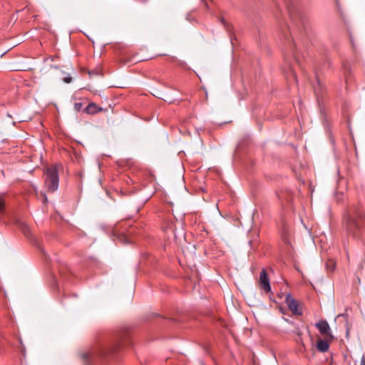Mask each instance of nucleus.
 I'll return each instance as SVG.
<instances>
[{
	"instance_id": "1",
	"label": "nucleus",
	"mask_w": 365,
	"mask_h": 365,
	"mask_svg": "<svg viewBox=\"0 0 365 365\" xmlns=\"http://www.w3.org/2000/svg\"><path fill=\"white\" fill-rule=\"evenodd\" d=\"M120 346L118 339H105L96 342L90 349L81 351L79 356L84 365H91L98 361L110 358Z\"/></svg>"
},
{
	"instance_id": "2",
	"label": "nucleus",
	"mask_w": 365,
	"mask_h": 365,
	"mask_svg": "<svg viewBox=\"0 0 365 365\" xmlns=\"http://www.w3.org/2000/svg\"><path fill=\"white\" fill-rule=\"evenodd\" d=\"M343 226L348 235L354 237L365 233V212L359 206H354L344 215Z\"/></svg>"
},
{
	"instance_id": "3",
	"label": "nucleus",
	"mask_w": 365,
	"mask_h": 365,
	"mask_svg": "<svg viewBox=\"0 0 365 365\" xmlns=\"http://www.w3.org/2000/svg\"><path fill=\"white\" fill-rule=\"evenodd\" d=\"M44 185L48 192H53L58 187V175L56 166L48 167L44 173Z\"/></svg>"
},
{
	"instance_id": "4",
	"label": "nucleus",
	"mask_w": 365,
	"mask_h": 365,
	"mask_svg": "<svg viewBox=\"0 0 365 365\" xmlns=\"http://www.w3.org/2000/svg\"><path fill=\"white\" fill-rule=\"evenodd\" d=\"M316 327H317L321 334L324 335L325 338L329 339L330 341L334 339V336L331 332V329L327 321L320 320L317 323Z\"/></svg>"
},
{
	"instance_id": "5",
	"label": "nucleus",
	"mask_w": 365,
	"mask_h": 365,
	"mask_svg": "<svg viewBox=\"0 0 365 365\" xmlns=\"http://www.w3.org/2000/svg\"><path fill=\"white\" fill-rule=\"evenodd\" d=\"M259 284L262 289L265 292H269L271 291V287L269 284V278L267 274L264 269H263L259 274Z\"/></svg>"
},
{
	"instance_id": "6",
	"label": "nucleus",
	"mask_w": 365,
	"mask_h": 365,
	"mask_svg": "<svg viewBox=\"0 0 365 365\" xmlns=\"http://www.w3.org/2000/svg\"><path fill=\"white\" fill-rule=\"evenodd\" d=\"M286 303L289 307V309L292 311V312L294 314H300V312L298 310V302L295 300L291 294H287L286 296Z\"/></svg>"
},
{
	"instance_id": "7",
	"label": "nucleus",
	"mask_w": 365,
	"mask_h": 365,
	"mask_svg": "<svg viewBox=\"0 0 365 365\" xmlns=\"http://www.w3.org/2000/svg\"><path fill=\"white\" fill-rule=\"evenodd\" d=\"M329 339L325 338L324 340L319 339L317 343V349L321 352H325L329 349Z\"/></svg>"
},
{
	"instance_id": "8",
	"label": "nucleus",
	"mask_w": 365,
	"mask_h": 365,
	"mask_svg": "<svg viewBox=\"0 0 365 365\" xmlns=\"http://www.w3.org/2000/svg\"><path fill=\"white\" fill-rule=\"evenodd\" d=\"M100 110H102V108H98L94 103H89L84 109V111L88 114H96Z\"/></svg>"
},
{
	"instance_id": "9",
	"label": "nucleus",
	"mask_w": 365,
	"mask_h": 365,
	"mask_svg": "<svg viewBox=\"0 0 365 365\" xmlns=\"http://www.w3.org/2000/svg\"><path fill=\"white\" fill-rule=\"evenodd\" d=\"M336 319L338 320H341V319L343 320V322H344V327H346V334H348L349 332V330H350V328L349 327V324H348V315L345 313L339 314L336 317Z\"/></svg>"
},
{
	"instance_id": "10",
	"label": "nucleus",
	"mask_w": 365,
	"mask_h": 365,
	"mask_svg": "<svg viewBox=\"0 0 365 365\" xmlns=\"http://www.w3.org/2000/svg\"><path fill=\"white\" fill-rule=\"evenodd\" d=\"M314 90L315 92V94L319 96V95H322L324 91V86L322 83L319 81V79H317V84L314 86Z\"/></svg>"
},
{
	"instance_id": "11",
	"label": "nucleus",
	"mask_w": 365,
	"mask_h": 365,
	"mask_svg": "<svg viewBox=\"0 0 365 365\" xmlns=\"http://www.w3.org/2000/svg\"><path fill=\"white\" fill-rule=\"evenodd\" d=\"M119 240L121 241L123 243H128L129 240H128V237L125 235L123 233H121L118 236Z\"/></svg>"
},
{
	"instance_id": "12",
	"label": "nucleus",
	"mask_w": 365,
	"mask_h": 365,
	"mask_svg": "<svg viewBox=\"0 0 365 365\" xmlns=\"http://www.w3.org/2000/svg\"><path fill=\"white\" fill-rule=\"evenodd\" d=\"M220 22L222 23V24L224 26V27H225L227 31H229V30H230V29H229V24H228V22H227V21H226V20H225L223 17H222V18L220 19Z\"/></svg>"
},
{
	"instance_id": "13",
	"label": "nucleus",
	"mask_w": 365,
	"mask_h": 365,
	"mask_svg": "<svg viewBox=\"0 0 365 365\" xmlns=\"http://www.w3.org/2000/svg\"><path fill=\"white\" fill-rule=\"evenodd\" d=\"M289 78H292L293 80L297 83V75L296 73L292 71V68H290V74L289 76Z\"/></svg>"
},
{
	"instance_id": "14",
	"label": "nucleus",
	"mask_w": 365,
	"mask_h": 365,
	"mask_svg": "<svg viewBox=\"0 0 365 365\" xmlns=\"http://www.w3.org/2000/svg\"><path fill=\"white\" fill-rule=\"evenodd\" d=\"M82 106H83V104L81 103H75V104H74V108L77 111H80Z\"/></svg>"
},
{
	"instance_id": "15",
	"label": "nucleus",
	"mask_w": 365,
	"mask_h": 365,
	"mask_svg": "<svg viewBox=\"0 0 365 365\" xmlns=\"http://www.w3.org/2000/svg\"><path fill=\"white\" fill-rule=\"evenodd\" d=\"M4 207V200L3 196L0 195V212L2 210V209Z\"/></svg>"
},
{
	"instance_id": "16",
	"label": "nucleus",
	"mask_w": 365,
	"mask_h": 365,
	"mask_svg": "<svg viewBox=\"0 0 365 365\" xmlns=\"http://www.w3.org/2000/svg\"><path fill=\"white\" fill-rule=\"evenodd\" d=\"M40 195L42 197L43 203H44V204L46 203L47 201H48L46 195L44 193H43V192H41Z\"/></svg>"
},
{
	"instance_id": "17",
	"label": "nucleus",
	"mask_w": 365,
	"mask_h": 365,
	"mask_svg": "<svg viewBox=\"0 0 365 365\" xmlns=\"http://www.w3.org/2000/svg\"><path fill=\"white\" fill-rule=\"evenodd\" d=\"M72 78L71 77H66L64 78V81L67 83H69L71 82Z\"/></svg>"
},
{
	"instance_id": "18",
	"label": "nucleus",
	"mask_w": 365,
	"mask_h": 365,
	"mask_svg": "<svg viewBox=\"0 0 365 365\" xmlns=\"http://www.w3.org/2000/svg\"><path fill=\"white\" fill-rule=\"evenodd\" d=\"M88 73L90 76H91L93 73L100 74L98 71H89Z\"/></svg>"
},
{
	"instance_id": "19",
	"label": "nucleus",
	"mask_w": 365,
	"mask_h": 365,
	"mask_svg": "<svg viewBox=\"0 0 365 365\" xmlns=\"http://www.w3.org/2000/svg\"><path fill=\"white\" fill-rule=\"evenodd\" d=\"M327 266H328V267H331V269L333 270V269H334V268L335 264H328Z\"/></svg>"
},
{
	"instance_id": "20",
	"label": "nucleus",
	"mask_w": 365,
	"mask_h": 365,
	"mask_svg": "<svg viewBox=\"0 0 365 365\" xmlns=\"http://www.w3.org/2000/svg\"><path fill=\"white\" fill-rule=\"evenodd\" d=\"M205 6H206V8H208V4H207V3H206V2H205Z\"/></svg>"
}]
</instances>
